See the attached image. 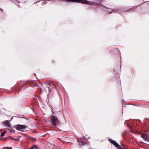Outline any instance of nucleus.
Segmentation results:
<instances>
[{"instance_id":"nucleus-11","label":"nucleus","mask_w":149,"mask_h":149,"mask_svg":"<svg viewBox=\"0 0 149 149\" xmlns=\"http://www.w3.org/2000/svg\"><path fill=\"white\" fill-rule=\"evenodd\" d=\"M49 85L50 86H52H52L54 85L52 84V83H49Z\"/></svg>"},{"instance_id":"nucleus-3","label":"nucleus","mask_w":149,"mask_h":149,"mask_svg":"<svg viewBox=\"0 0 149 149\" xmlns=\"http://www.w3.org/2000/svg\"><path fill=\"white\" fill-rule=\"evenodd\" d=\"M52 124L54 126H56L59 124V121L57 117L54 116L52 115L51 118Z\"/></svg>"},{"instance_id":"nucleus-8","label":"nucleus","mask_w":149,"mask_h":149,"mask_svg":"<svg viewBox=\"0 0 149 149\" xmlns=\"http://www.w3.org/2000/svg\"><path fill=\"white\" fill-rule=\"evenodd\" d=\"M38 146L36 145H34L30 148L29 149H37Z\"/></svg>"},{"instance_id":"nucleus-1","label":"nucleus","mask_w":149,"mask_h":149,"mask_svg":"<svg viewBox=\"0 0 149 149\" xmlns=\"http://www.w3.org/2000/svg\"><path fill=\"white\" fill-rule=\"evenodd\" d=\"M68 2H75L80 3L82 4H84L90 5H97V4L95 2L89 1L86 0H66Z\"/></svg>"},{"instance_id":"nucleus-13","label":"nucleus","mask_w":149,"mask_h":149,"mask_svg":"<svg viewBox=\"0 0 149 149\" xmlns=\"http://www.w3.org/2000/svg\"><path fill=\"white\" fill-rule=\"evenodd\" d=\"M7 149H12V148L11 147L8 148Z\"/></svg>"},{"instance_id":"nucleus-16","label":"nucleus","mask_w":149,"mask_h":149,"mask_svg":"<svg viewBox=\"0 0 149 149\" xmlns=\"http://www.w3.org/2000/svg\"><path fill=\"white\" fill-rule=\"evenodd\" d=\"M15 140H17V139H15Z\"/></svg>"},{"instance_id":"nucleus-10","label":"nucleus","mask_w":149,"mask_h":149,"mask_svg":"<svg viewBox=\"0 0 149 149\" xmlns=\"http://www.w3.org/2000/svg\"><path fill=\"white\" fill-rule=\"evenodd\" d=\"M117 148H118V149H124L123 148H122L121 146L119 145V146Z\"/></svg>"},{"instance_id":"nucleus-15","label":"nucleus","mask_w":149,"mask_h":149,"mask_svg":"<svg viewBox=\"0 0 149 149\" xmlns=\"http://www.w3.org/2000/svg\"><path fill=\"white\" fill-rule=\"evenodd\" d=\"M49 1H52L53 0H48Z\"/></svg>"},{"instance_id":"nucleus-12","label":"nucleus","mask_w":149,"mask_h":149,"mask_svg":"<svg viewBox=\"0 0 149 149\" xmlns=\"http://www.w3.org/2000/svg\"><path fill=\"white\" fill-rule=\"evenodd\" d=\"M47 3V2L46 1H44L42 3V4H46Z\"/></svg>"},{"instance_id":"nucleus-2","label":"nucleus","mask_w":149,"mask_h":149,"mask_svg":"<svg viewBox=\"0 0 149 149\" xmlns=\"http://www.w3.org/2000/svg\"><path fill=\"white\" fill-rule=\"evenodd\" d=\"M77 141L79 143V145L80 146L86 145L88 142V140L85 138L84 137L82 136L80 138H78Z\"/></svg>"},{"instance_id":"nucleus-6","label":"nucleus","mask_w":149,"mask_h":149,"mask_svg":"<svg viewBox=\"0 0 149 149\" xmlns=\"http://www.w3.org/2000/svg\"><path fill=\"white\" fill-rule=\"evenodd\" d=\"M109 141L113 145L116 147H117L119 146V145L118 143L115 141H114L112 139H108Z\"/></svg>"},{"instance_id":"nucleus-4","label":"nucleus","mask_w":149,"mask_h":149,"mask_svg":"<svg viewBox=\"0 0 149 149\" xmlns=\"http://www.w3.org/2000/svg\"><path fill=\"white\" fill-rule=\"evenodd\" d=\"M26 127L24 125H17L15 126L16 129L19 131H22V130L26 128Z\"/></svg>"},{"instance_id":"nucleus-5","label":"nucleus","mask_w":149,"mask_h":149,"mask_svg":"<svg viewBox=\"0 0 149 149\" xmlns=\"http://www.w3.org/2000/svg\"><path fill=\"white\" fill-rule=\"evenodd\" d=\"M141 136L145 141L149 142V135H148L143 133L141 134Z\"/></svg>"},{"instance_id":"nucleus-7","label":"nucleus","mask_w":149,"mask_h":149,"mask_svg":"<svg viewBox=\"0 0 149 149\" xmlns=\"http://www.w3.org/2000/svg\"><path fill=\"white\" fill-rule=\"evenodd\" d=\"M4 125L8 128L10 127V124L9 121L5 120L3 122Z\"/></svg>"},{"instance_id":"nucleus-9","label":"nucleus","mask_w":149,"mask_h":149,"mask_svg":"<svg viewBox=\"0 0 149 149\" xmlns=\"http://www.w3.org/2000/svg\"><path fill=\"white\" fill-rule=\"evenodd\" d=\"M6 132H2L0 136H3L5 134H6Z\"/></svg>"},{"instance_id":"nucleus-14","label":"nucleus","mask_w":149,"mask_h":149,"mask_svg":"<svg viewBox=\"0 0 149 149\" xmlns=\"http://www.w3.org/2000/svg\"><path fill=\"white\" fill-rule=\"evenodd\" d=\"M33 140H35V141H36L37 140V139H36L35 138H33Z\"/></svg>"}]
</instances>
